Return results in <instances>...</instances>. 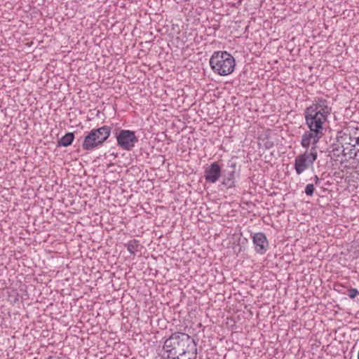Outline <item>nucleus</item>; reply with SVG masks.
<instances>
[{
  "instance_id": "1",
  "label": "nucleus",
  "mask_w": 359,
  "mask_h": 359,
  "mask_svg": "<svg viewBox=\"0 0 359 359\" xmlns=\"http://www.w3.org/2000/svg\"><path fill=\"white\" fill-rule=\"evenodd\" d=\"M332 112L330 102L322 97L315 100L309 107L304 110L306 124L309 129L323 132V125Z\"/></svg>"
},
{
  "instance_id": "2",
  "label": "nucleus",
  "mask_w": 359,
  "mask_h": 359,
  "mask_svg": "<svg viewBox=\"0 0 359 359\" xmlns=\"http://www.w3.org/2000/svg\"><path fill=\"white\" fill-rule=\"evenodd\" d=\"M196 346L195 340L189 334L180 332H175L164 342L163 349L166 355L163 358H175L180 355L181 352Z\"/></svg>"
},
{
  "instance_id": "3",
  "label": "nucleus",
  "mask_w": 359,
  "mask_h": 359,
  "mask_svg": "<svg viewBox=\"0 0 359 359\" xmlns=\"http://www.w3.org/2000/svg\"><path fill=\"white\" fill-rule=\"evenodd\" d=\"M209 62L212 71L220 76L231 74L236 67L234 57L227 51H215Z\"/></svg>"
},
{
  "instance_id": "4",
  "label": "nucleus",
  "mask_w": 359,
  "mask_h": 359,
  "mask_svg": "<svg viewBox=\"0 0 359 359\" xmlns=\"http://www.w3.org/2000/svg\"><path fill=\"white\" fill-rule=\"evenodd\" d=\"M111 132V127L103 126L92 129L84 137L82 148L85 151H93L101 147L107 140Z\"/></svg>"
},
{
  "instance_id": "5",
  "label": "nucleus",
  "mask_w": 359,
  "mask_h": 359,
  "mask_svg": "<svg viewBox=\"0 0 359 359\" xmlns=\"http://www.w3.org/2000/svg\"><path fill=\"white\" fill-rule=\"evenodd\" d=\"M359 135V126L358 125H350L344 127L341 130L337 131L335 141L344 147L346 152H351L352 145L351 142Z\"/></svg>"
},
{
  "instance_id": "6",
  "label": "nucleus",
  "mask_w": 359,
  "mask_h": 359,
  "mask_svg": "<svg viewBox=\"0 0 359 359\" xmlns=\"http://www.w3.org/2000/svg\"><path fill=\"white\" fill-rule=\"evenodd\" d=\"M318 157L316 147H311L304 153L298 155L294 160V169L297 175H301L309 167L313 166Z\"/></svg>"
},
{
  "instance_id": "7",
  "label": "nucleus",
  "mask_w": 359,
  "mask_h": 359,
  "mask_svg": "<svg viewBox=\"0 0 359 359\" xmlns=\"http://www.w3.org/2000/svg\"><path fill=\"white\" fill-rule=\"evenodd\" d=\"M117 145L123 150L131 151L135 144L138 142V138L135 133L130 130H120L116 133Z\"/></svg>"
},
{
  "instance_id": "8",
  "label": "nucleus",
  "mask_w": 359,
  "mask_h": 359,
  "mask_svg": "<svg viewBox=\"0 0 359 359\" xmlns=\"http://www.w3.org/2000/svg\"><path fill=\"white\" fill-rule=\"evenodd\" d=\"M327 151L328 156L333 161H339L341 163L347 162L348 161L346 151L341 144H340L339 142H337L336 141L330 145Z\"/></svg>"
},
{
  "instance_id": "9",
  "label": "nucleus",
  "mask_w": 359,
  "mask_h": 359,
  "mask_svg": "<svg viewBox=\"0 0 359 359\" xmlns=\"http://www.w3.org/2000/svg\"><path fill=\"white\" fill-rule=\"evenodd\" d=\"M323 135L322 131L309 129V131H306L302 136L301 145L306 149H309L310 146L316 147Z\"/></svg>"
},
{
  "instance_id": "10",
  "label": "nucleus",
  "mask_w": 359,
  "mask_h": 359,
  "mask_svg": "<svg viewBox=\"0 0 359 359\" xmlns=\"http://www.w3.org/2000/svg\"><path fill=\"white\" fill-rule=\"evenodd\" d=\"M229 169H225L222 172V185L226 189L236 187V168L235 163H231Z\"/></svg>"
},
{
  "instance_id": "11",
  "label": "nucleus",
  "mask_w": 359,
  "mask_h": 359,
  "mask_svg": "<svg viewBox=\"0 0 359 359\" xmlns=\"http://www.w3.org/2000/svg\"><path fill=\"white\" fill-rule=\"evenodd\" d=\"M222 175V169L217 162L211 163L204 172V177L206 182L215 183Z\"/></svg>"
},
{
  "instance_id": "12",
  "label": "nucleus",
  "mask_w": 359,
  "mask_h": 359,
  "mask_svg": "<svg viewBox=\"0 0 359 359\" xmlns=\"http://www.w3.org/2000/svg\"><path fill=\"white\" fill-rule=\"evenodd\" d=\"M252 242L255 245V251L260 254H264L268 248L269 243L266 235L262 232L256 233L252 236Z\"/></svg>"
},
{
  "instance_id": "13",
  "label": "nucleus",
  "mask_w": 359,
  "mask_h": 359,
  "mask_svg": "<svg viewBox=\"0 0 359 359\" xmlns=\"http://www.w3.org/2000/svg\"><path fill=\"white\" fill-rule=\"evenodd\" d=\"M197 348L194 347L189 350H185L180 353V355H177L175 358L170 359H196ZM169 359V358H162Z\"/></svg>"
},
{
  "instance_id": "14",
  "label": "nucleus",
  "mask_w": 359,
  "mask_h": 359,
  "mask_svg": "<svg viewBox=\"0 0 359 359\" xmlns=\"http://www.w3.org/2000/svg\"><path fill=\"white\" fill-rule=\"evenodd\" d=\"M351 149V154L350 152H346V154H348V158L349 159H354L358 163H359V135L355 140V144L352 145Z\"/></svg>"
},
{
  "instance_id": "15",
  "label": "nucleus",
  "mask_w": 359,
  "mask_h": 359,
  "mask_svg": "<svg viewBox=\"0 0 359 359\" xmlns=\"http://www.w3.org/2000/svg\"><path fill=\"white\" fill-rule=\"evenodd\" d=\"M74 140V134L73 133H67L57 141V147H69Z\"/></svg>"
},
{
  "instance_id": "16",
  "label": "nucleus",
  "mask_w": 359,
  "mask_h": 359,
  "mask_svg": "<svg viewBox=\"0 0 359 359\" xmlns=\"http://www.w3.org/2000/svg\"><path fill=\"white\" fill-rule=\"evenodd\" d=\"M125 245L126 246L127 250H128V252L131 255L135 256L140 245H139V241H137L135 239H133V240L130 241Z\"/></svg>"
},
{
  "instance_id": "17",
  "label": "nucleus",
  "mask_w": 359,
  "mask_h": 359,
  "mask_svg": "<svg viewBox=\"0 0 359 359\" xmlns=\"http://www.w3.org/2000/svg\"><path fill=\"white\" fill-rule=\"evenodd\" d=\"M315 191V187L313 184H308L305 187V194L307 196H312Z\"/></svg>"
},
{
  "instance_id": "18",
  "label": "nucleus",
  "mask_w": 359,
  "mask_h": 359,
  "mask_svg": "<svg viewBox=\"0 0 359 359\" xmlns=\"http://www.w3.org/2000/svg\"><path fill=\"white\" fill-rule=\"evenodd\" d=\"M358 294L359 291L356 288H351L348 290V295L351 299H354Z\"/></svg>"
},
{
  "instance_id": "19",
  "label": "nucleus",
  "mask_w": 359,
  "mask_h": 359,
  "mask_svg": "<svg viewBox=\"0 0 359 359\" xmlns=\"http://www.w3.org/2000/svg\"><path fill=\"white\" fill-rule=\"evenodd\" d=\"M263 146L266 149H269L273 146V142L268 138L262 140Z\"/></svg>"
},
{
  "instance_id": "20",
  "label": "nucleus",
  "mask_w": 359,
  "mask_h": 359,
  "mask_svg": "<svg viewBox=\"0 0 359 359\" xmlns=\"http://www.w3.org/2000/svg\"><path fill=\"white\" fill-rule=\"evenodd\" d=\"M313 179H314L315 184L316 185H318L320 184V180L319 179V177L317 175H315Z\"/></svg>"
},
{
  "instance_id": "21",
  "label": "nucleus",
  "mask_w": 359,
  "mask_h": 359,
  "mask_svg": "<svg viewBox=\"0 0 359 359\" xmlns=\"http://www.w3.org/2000/svg\"><path fill=\"white\" fill-rule=\"evenodd\" d=\"M48 359H60L59 357L50 356Z\"/></svg>"
},
{
  "instance_id": "22",
  "label": "nucleus",
  "mask_w": 359,
  "mask_h": 359,
  "mask_svg": "<svg viewBox=\"0 0 359 359\" xmlns=\"http://www.w3.org/2000/svg\"><path fill=\"white\" fill-rule=\"evenodd\" d=\"M351 144H355V140L353 139V142H351Z\"/></svg>"
}]
</instances>
